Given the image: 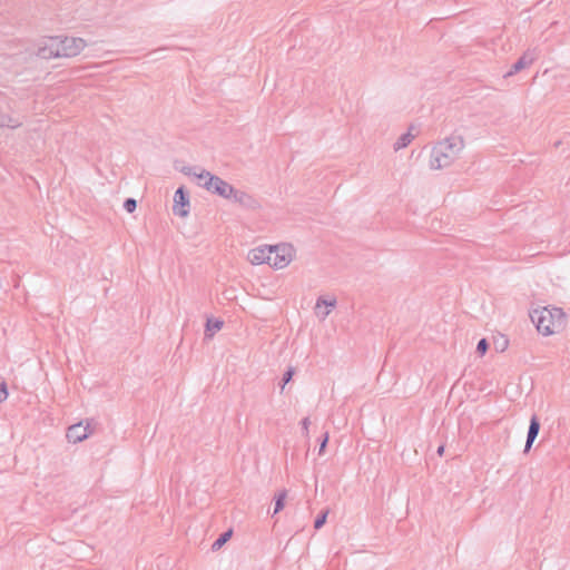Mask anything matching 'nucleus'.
<instances>
[{"label": "nucleus", "mask_w": 570, "mask_h": 570, "mask_svg": "<svg viewBox=\"0 0 570 570\" xmlns=\"http://www.w3.org/2000/svg\"><path fill=\"white\" fill-rule=\"evenodd\" d=\"M531 320L537 330L544 336L561 332L567 324L566 314L558 307H539L531 313Z\"/></svg>", "instance_id": "obj_1"}, {"label": "nucleus", "mask_w": 570, "mask_h": 570, "mask_svg": "<svg viewBox=\"0 0 570 570\" xmlns=\"http://www.w3.org/2000/svg\"><path fill=\"white\" fill-rule=\"evenodd\" d=\"M460 149L461 141L440 142L432 151L431 166L436 169L448 166L458 156Z\"/></svg>", "instance_id": "obj_2"}, {"label": "nucleus", "mask_w": 570, "mask_h": 570, "mask_svg": "<svg viewBox=\"0 0 570 570\" xmlns=\"http://www.w3.org/2000/svg\"><path fill=\"white\" fill-rule=\"evenodd\" d=\"M272 253L269 254V266L275 269L287 267L295 258V248L291 244L269 245Z\"/></svg>", "instance_id": "obj_3"}, {"label": "nucleus", "mask_w": 570, "mask_h": 570, "mask_svg": "<svg viewBox=\"0 0 570 570\" xmlns=\"http://www.w3.org/2000/svg\"><path fill=\"white\" fill-rule=\"evenodd\" d=\"M198 178L205 180L204 186L207 190L216 193L222 197L229 198L234 194V188L217 176H213L209 173H203Z\"/></svg>", "instance_id": "obj_4"}, {"label": "nucleus", "mask_w": 570, "mask_h": 570, "mask_svg": "<svg viewBox=\"0 0 570 570\" xmlns=\"http://www.w3.org/2000/svg\"><path fill=\"white\" fill-rule=\"evenodd\" d=\"M86 42L81 38L58 37L59 58H72L78 56L85 48Z\"/></svg>", "instance_id": "obj_5"}, {"label": "nucleus", "mask_w": 570, "mask_h": 570, "mask_svg": "<svg viewBox=\"0 0 570 570\" xmlns=\"http://www.w3.org/2000/svg\"><path fill=\"white\" fill-rule=\"evenodd\" d=\"M38 56L45 60L59 58L58 37L42 39L38 46Z\"/></svg>", "instance_id": "obj_6"}, {"label": "nucleus", "mask_w": 570, "mask_h": 570, "mask_svg": "<svg viewBox=\"0 0 570 570\" xmlns=\"http://www.w3.org/2000/svg\"><path fill=\"white\" fill-rule=\"evenodd\" d=\"M272 253V248L269 245H259L250 248L247 252L246 259L249 264L254 266L267 264L269 265V254Z\"/></svg>", "instance_id": "obj_7"}, {"label": "nucleus", "mask_w": 570, "mask_h": 570, "mask_svg": "<svg viewBox=\"0 0 570 570\" xmlns=\"http://www.w3.org/2000/svg\"><path fill=\"white\" fill-rule=\"evenodd\" d=\"M91 433L90 424L78 423L71 425L67 431V439L71 443H78L83 441Z\"/></svg>", "instance_id": "obj_8"}, {"label": "nucleus", "mask_w": 570, "mask_h": 570, "mask_svg": "<svg viewBox=\"0 0 570 570\" xmlns=\"http://www.w3.org/2000/svg\"><path fill=\"white\" fill-rule=\"evenodd\" d=\"M336 305V298L334 296L320 297L315 305V314L320 318H325L330 315Z\"/></svg>", "instance_id": "obj_9"}, {"label": "nucleus", "mask_w": 570, "mask_h": 570, "mask_svg": "<svg viewBox=\"0 0 570 570\" xmlns=\"http://www.w3.org/2000/svg\"><path fill=\"white\" fill-rule=\"evenodd\" d=\"M188 204H189V202H188L187 197L185 196L183 188H178L175 194L174 212L181 217L187 216Z\"/></svg>", "instance_id": "obj_10"}, {"label": "nucleus", "mask_w": 570, "mask_h": 570, "mask_svg": "<svg viewBox=\"0 0 570 570\" xmlns=\"http://www.w3.org/2000/svg\"><path fill=\"white\" fill-rule=\"evenodd\" d=\"M493 347L498 353H503L509 348V337L502 333H497L492 337Z\"/></svg>", "instance_id": "obj_11"}, {"label": "nucleus", "mask_w": 570, "mask_h": 570, "mask_svg": "<svg viewBox=\"0 0 570 570\" xmlns=\"http://www.w3.org/2000/svg\"><path fill=\"white\" fill-rule=\"evenodd\" d=\"M539 430H540V423H539L538 419L535 416H533L531 419L530 426H529L525 451H528L531 448L533 441L535 440V438L539 433Z\"/></svg>", "instance_id": "obj_12"}, {"label": "nucleus", "mask_w": 570, "mask_h": 570, "mask_svg": "<svg viewBox=\"0 0 570 570\" xmlns=\"http://www.w3.org/2000/svg\"><path fill=\"white\" fill-rule=\"evenodd\" d=\"M223 324L224 323L220 320H208L206 332L209 334V336H213L216 332L222 330Z\"/></svg>", "instance_id": "obj_13"}, {"label": "nucleus", "mask_w": 570, "mask_h": 570, "mask_svg": "<svg viewBox=\"0 0 570 570\" xmlns=\"http://www.w3.org/2000/svg\"><path fill=\"white\" fill-rule=\"evenodd\" d=\"M285 499H286V491L279 492L277 494L274 513H278L281 510H283Z\"/></svg>", "instance_id": "obj_14"}, {"label": "nucleus", "mask_w": 570, "mask_h": 570, "mask_svg": "<svg viewBox=\"0 0 570 570\" xmlns=\"http://www.w3.org/2000/svg\"><path fill=\"white\" fill-rule=\"evenodd\" d=\"M531 58H528L527 56H523L522 58H520V60L513 66V72H517L519 70H521L522 68L527 67L528 65L531 63ZM512 73V71L510 72Z\"/></svg>", "instance_id": "obj_15"}, {"label": "nucleus", "mask_w": 570, "mask_h": 570, "mask_svg": "<svg viewBox=\"0 0 570 570\" xmlns=\"http://www.w3.org/2000/svg\"><path fill=\"white\" fill-rule=\"evenodd\" d=\"M531 58H528L527 56H523L522 58H520V60L513 66V72H517L519 70H521L522 68L527 67L528 65L531 63ZM512 73V71L510 72Z\"/></svg>", "instance_id": "obj_16"}, {"label": "nucleus", "mask_w": 570, "mask_h": 570, "mask_svg": "<svg viewBox=\"0 0 570 570\" xmlns=\"http://www.w3.org/2000/svg\"><path fill=\"white\" fill-rule=\"evenodd\" d=\"M232 537V530L225 532L219 539L214 543L215 549H220Z\"/></svg>", "instance_id": "obj_17"}, {"label": "nucleus", "mask_w": 570, "mask_h": 570, "mask_svg": "<svg viewBox=\"0 0 570 570\" xmlns=\"http://www.w3.org/2000/svg\"><path fill=\"white\" fill-rule=\"evenodd\" d=\"M412 140V135L410 132L404 134L399 141L396 142V149L406 147Z\"/></svg>", "instance_id": "obj_18"}, {"label": "nucleus", "mask_w": 570, "mask_h": 570, "mask_svg": "<svg viewBox=\"0 0 570 570\" xmlns=\"http://www.w3.org/2000/svg\"><path fill=\"white\" fill-rule=\"evenodd\" d=\"M489 344L485 338H482L476 346V351L480 356H484L488 351Z\"/></svg>", "instance_id": "obj_19"}, {"label": "nucleus", "mask_w": 570, "mask_h": 570, "mask_svg": "<svg viewBox=\"0 0 570 570\" xmlns=\"http://www.w3.org/2000/svg\"><path fill=\"white\" fill-rule=\"evenodd\" d=\"M327 515H328V511L326 510L315 520L316 529H320L326 522Z\"/></svg>", "instance_id": "obj_20"}, {"label": "nucleus", "mask_w": 570, "mask_h": 570, "mask_svg": "<svg viewBox=\"0 0 570 570\" xmlns=\"http://www.w3.org/2000/svg\"><path fill=\"white\" fill-rule=\"evenodd\" d=\"M124 206H125V209H126L128 213H132V212L136 209L137 204H136V200H135V199H131V198H130V199H127V200L125 202V205H124Z\"/></svg>", "instance_id": "obj_21"}, {"label": "nucleus", "mask_w": 570, "mask_h": 570, "mask_svg": "<svg viewBox=\"0 0 570 570\" xmlns=\"http://www.w3.org/2000/svg\"><path fill=\"white\" fill-rule=\"evenodd\" d=\"M293 374H294L293 370H288V371L286 372V374H285V376H284V383H285V384H287V383L292 380Z\"/></svg>", "instance_id": "obj_22"}, {"label": "nucleus", "mask_w": 570, "mask_h": 570, "mask_svg": "<svg viewBox=\"0 0 570 570\" xmlns=\"http://www.w3.org/2000/svg\"><path fill=\"white\" fill-rule=\"evenodd\" d=\"M327 441H328V435L326 434L321 446H320V453H322L324 451V449L326 448Z\"/></svg>", "instance_id": "obj_23"}, {"label": "nucleus", "mask_w": 570, "mask_h": 570, "mask_svg": "<svg viewBox=\"0 0 570 570\" xmlns=\"http://www.w3.org/2000/svg\"><path fill=\"white\" fill-rule=\"evenodd\" d=\"M308 424H309V420L308 419H304L303 420V428L306 431V433L308 432Z\"/></svg>", "instance_id": "obj_24"}, {"label": "nucleus", "mask_w": 570, "mask_h": 570, "mask_svg": "<svg viewBox=\"0 0 570 570\" xmlns=\"http://www.w3.org/2000/svg\"><path fill=\"white\" fill-rule=\"evenodd\" d=\"M439 453H440V454H442V453H443V448H442V446L439 449Z\"/></svg>", "instance_id": "obj_25"}]
</instances>
